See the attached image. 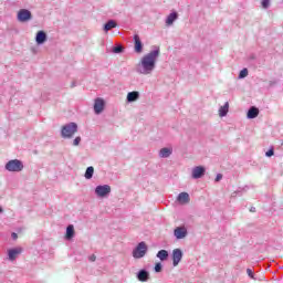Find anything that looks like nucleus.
Masks as SVG:
<instances>
[{
    "label": "nucleus",
    "mask_w": 283,
    "mask_h": 283,
    "mask_svg": "<svg viewBox=\"0 0 283 283\" xmlns=\"http://www.w3.org/2000/svg\"><path fill=\"white\" fill-rule=\"evenodd\" d=\"M158 56H160L159 50H155L146 54L140 62V74H151V72H154V67H156V59H158Z\"/></svg>",
    "instance_id": "1"
},
{
    "label": "nucleus",
    "mask_w": 283,
    "mask_h": 283,
    "mask_svg": "<svg viewBox=\"0 0 283 283\" xmlns=\"http://www.w3.org/2000/svg\"><path fill=\"white\" fill-rule=\"evenodd\" d=\"M78 132L76 123H71L62 127L63 138H72Z\"/></svg>",
    "instance_id": "2"
},
{
    "label": "nucleus",
    "mask_w": 283,
    "mask_h": 283,
    "mask_svg": "<svg viewBox=\"0 0 283 283\" xmlns=\"http://www.w3.org/2000/svg\"><path fill=\"white\" fill-rule=\"evenodd\" d=\"M6 169L12 172L23 171V163L19 159H11L6 164Z\"/></svg>",
    "instance_id": "3"
},
{
    "label": "nucleus",
    "mask_w": 283,
    "mask_h": 283,
    "mask_svg": "<svg viewBox=\"0 0 283 283\" xmlns=\"http://www.w3.org/2000/svg\"><path fill=\"white\" fill-rule=\"evenodd\" d=\"M146 253H147V243L140 242L133 251V258H135L136 260H139L140 258H145Z\"/></svg>",
    "instance_id": "4"
},
{
    "label": "nucleus",
    "mask_w": 283,
    "mask_h": 283,
    "mask_svg": "<svg viewBox=\"0 0 283 283\" xmlns=\"http://www.w3.org/2000/svg\"><path fill=\"white\" fill-rule=\"evenodd\" d=\"M95 193L99 198H105V196H109V193H112V187H109L108 185L97 186L95 188Z\"/></svg>",
    "instance_id": "5"
},
{
    "label": "nucleus",
    "mask_w": 283,
    "mask_h": 283,
    "mask_svg": "<svg viewBox=\"0 0 283 283\" xmlns=\"http://www.w3.org/2000/svg\"><path fill=\"white\" fill-rule=\"evenodd\" d=\"M30 19H32V12H30V10L21 9L18 12V21L21 23H25V21H30Z\"/></svg>",
    "instance_id": "6"
},
{
    "label": "nucleus",
    "mask_w": 283,
    "mask_h": 283,
    "mask_svg": "<svg viewBox=\"0 0 283 283\" xmlns=\"http://www.w3.org/2000/svg\"><path fill=\"white\" fill-rule=\"evenodd\" d=\"M105 109V101L103 98H96L94 103L95 114H101Z\"/></svg>",
    "instance_id": "7"
},
{
    "label": "nucleus",
    "mask_w": 283,
    "mask_h": 283,
    "mask_svg": "<svg viewBox=\"0 0 283 283\" xmlns=\"http://www.w3.org/2000/svg\"><path fill=\"white\" fill-rule=\"evenodd\" d=\"M180 260H182V251L180 249H175L172 251V264L176 266L180 264Z\"/></svg>",
    "instance_id": "8"
},
{
    "label": "nucleus",
    "mask_w": 283,
    "mask_h": 283,
    "mask_svg": "<svg viewBox=\"0 0 283 283\" xmlns=\"http://www.w3.org/2000/svg\"><path fill=\"white\" fill-rule=\"evenodd\" d=\"M175 238L177 240H182L184 238H187V228L185 227H178L175 229Z\"/></svg>",
    "instance_id": "9"
},
{
    "label": "nucleus",
    "mask_w": 283,
    "mask_h": 283,
    "mask_svg": "<svg viewBox=\"0 0 283 283\" xmlns=\"http://www.w3.org/2000/svg\"><path fill=\"white\" fill-rule=\"evenodd\" d=\"M21 253H23V249L21 248L9 250L8 251L9 260H11V262H14V260H17V255H21Z\"/></svg>",
    "instance_id": "10"
},
{
    "label": "nucleus",
    "mask_w": 283,
    "mask_h": 283,
    "mask_svg": "<svg viewBox=\"0 0 283 283\" xmlns=\"http://www.w3.org/2000/svg\"><path fill=\"white\" fill-rule=\"evenodd\" d=\"M205 176V167L197 166L192 169V178L198 179Z\"/></svg>",
    "instance_id": "11"
},
{
    "label": "nucleus",
    "mask_w": 283,
    "mask_h": 283,
    "mask_svg": "<svg viewBox=\"0 0 283 283\" xmlns=\"http://www.w3.org/2000/svg\"><path fill=\"white\" fill-rule=\"evenodd\" d=\"M35 41L38 45H43V43L48 41V34H45L44 31H39L36 33Z\"/></svg>",
    "instance_id": "12"
},
{
    "label": "nucleus",
    "mask_w": 283,
    "mask_h": 283,
    "mask_svg": "<svg viewBox=\"0 0 283 283\" xmlns=\"http://www.w3.org/2000/svg\"><path fill=\"white\" fill-rule=\"evenodd\" d=\"M134 42H135V52L140 54V52H143V42L140 41V36H138V34L134 35Z\"/></svg>",
    "instance_id": "13"
},
{
    "label": "nucleus",
    "mask_w": 283,
    "mask_h": 283,
    "mask_svg": "<svg viewBox=\"0 0 283 283\" xmlns=\"http://www.w3.org/2000/svg\"><path fill=\"white\" fill-rule=\"evenodd\" d=\"M138 98H140V93H138V91H133L127 94L128 103H134L135 101H138Z\"/></svg>",
    "instance_id": "14"
},
{
    "label": "nucleus",
    "mask_w": 283,
    "mask_h": 283,
    "mask_svg": "<svg viewBox=\"0 0 283 283\" xmlns=\"http://www.w3.org/2000/svg\"><path fill=\"white\" fill-rule=\"evenodd\" d=\"M177 200H178V202H180V205H188V202H189V193L180 192L178 195Z\"/></svg>",
    "instance_id": "15"
},
{
    "label": "nucleus",
    "mask_w": 283,
    "mask_h": 283,
    "mask_svg": "<svg viewBox=\"0 0 283 283\" xmlns=\"http://www.w3.org/2000/svg\"><path fill=\"white\" fill-rule=\"evenodd\" d=\"M260 114V109H258V107L252 106L249 111H248V118H258Z\"/></svg>",
    "instance_id": "16"
},
{
    "label": "nucleus",
    "mask_w": 283,
    "mask_h": 283,
    "mask_svg": "<svg viewBox=\"0 0 283 283\" xmlns=\"http://www.w3.org/2000/svg\"><path fill=\"white\" fill-rule=\"evenodd\" d=\"M139 282H147L149 280V272L140 270L137 275Z\"/></svg>",
    "instance_id": "17"
},
{
    "label": "nucleus",
    "mask_w": 283,
    "mask_h": 283,
    "mask_svg": "<svg viewBox=\"0 0 283 283\" xmlns=\"http://www.w3.org/2000/svg\"><path fill=\"white\" fill-rule=\"evenodd\" d=\"M176 19H178V13L176 12L170 13L166 19L167 25H174V21H176Z\"/></svg>",
    "instance_id": "18"
},
{
    "label": "nucleus",
    "mask_w": 283,
    "mask_h": 283,
    "mask_svg": "<svg viewBox=\"0 0 283 283\" xmlns=\"http://www.w3.org/2000/svg\"><path fill=\"white\" fill-rule=\"evenodd\" d=\"M229 114V102L219 108V116L223 117Z\"/></svg>",
    "instance_id": "19"
},
{
    "label": "nucleus",
    "mask_w": 283,
    "mask_h": 283,
    "mask_svg": "<svg viewBox=\"0 0 283 283\" xmlns=\"http://www.w3.org/2000/svg\"><path fill=\"white\" fill-rule=\"evenodd\" d=\"M66 240H72L74 238V226L70 224L66 228V234H65Z\"/></svg>",
    "instance_id": "20"
},
{
    "label": "nucleus",
    "mask_w": 283,
    "mask_h": 283,
    "mask_svg": "<svg viewBox=\"0 0 283 283\" xmlns=\"http://www.w3.org/2000/svg\"><path fill=\"white\" fill-rule=\"evenodd\" d=\"M118 24L116 23V21L111 20L108 21L105 25H104V30L106 32H109V30H114V28H116Z\"/></svg>",
    "instance_id": "21"
},
{
    "label": "nucleus",
    "mask_w": 283,
    "mask_h": 283,
    "mask_svg": "<svg viewBox=\"0 0 283 283\" xmlns=\"http://www.w3.org/2000/svg\"><path fill=\"white\" fill-rule=\"evenodd\" d=\"M159 156H160V158H169V156H171V149H169V148H163V149L159 151Z\"/></svg>",
    "instance_id": "22"
},
{
    "label": "nucleus",
    "mask_w": 283,
    "mask_h": 283,
    "mask_svg": "<svg viewBox=\"0 0 283 283\" xmlns=\"http://www.w3.org/2000/svg\"><path fill=\"white\" fill-rule=\"evenodd\" d=\"M157 258H159V260L165 261L167 260V258H169V252H167V250H160L157 253Z\"/></svg>",
    "instance_id": "23"
},
{
    "label": "nucleus",
    "mask_w": 283,
    "mask_h": 283,
    "mask_svg": "<svg viewBox=\"0 0 283 283\" xmlns=\"http://www.w3.org/2000/svg\"><path fill=\"white\" fill-rule=\"evenodd\" d=\"M92 176H94V167L90 166L85 171L86 180H91Z\"/></svg>",
    "instance_id": "24"
},
{
    "label": "nucleus",
    "mask_w": 283,
    "mask_h": 283,
    "mask_svg": "<svg viewBox=\"0 0 283 283\" xmlns=\"http://www.w3.org/2000/svg\"><path fill=\"white\" fill-rule=\"evenodd\" d=\"M247 76H249V70L247 69L241 70L239 74V78H247Z\"/></svg>",
    "instance_id": "25"
},
{
    "label": "nucleus",
    "mask_w": 283,
    "mask_h": 283,
    "mask_svg": "<svg viewBox=\"0 0 283 283\" xmlns=\"http://www.w3.org/2000/svg\"><path fill=\"white\" fill-rule=\"evenodd\" d=\"M113 52L115 53V54H120V52H123V46H115L114 49H113Z\"/></svg>",
    "instance_id": "26"
},
{
    "label": "nucleus",
    "mask_w": 283,
    "mask_h": 283,
    "mask_svg": "<svg viewBox=\"0 0 283 283\" xmlns=\"http://www.w3.org/2000/svg\"><path fill=\"white\" fill-rule=\"evenodd\" d=\"M160 271H163V264L156 263V265H155V272H156V273H160Z\"/></svg>",
    "instance_id": "27"
},
{
    "label": "nucleus",
    "mask_w": 283,
    "mask_h": 283,
    "mask_svg": "<svg viewBox=\"0 0 283 283\" xmlns=\"http://www.w3.org/2000/svg\"><path fill=\"white\" fill-rule=\"evenodd\" d=\"M270 1L269 0H262L261 6L262 8L266 9L269 8Z\"/></svg>",
    "instance_id": "28"
},
{
    "label": "nucleus",
    "mask_w": 283,
    "mask_h": 283,
    "mask_svg": "<svg viewBox=\"0 0 283 283\" xmlns=\"http://www.w3.org/2000/svg\"><path fill=\"white\" fill-rule=\"evenodd\" d=\"M73 145L75 147H78V145H81V137H76L74 140H73Z\"/></svg>",
    "instance_id": "29"
},
{
    "label": "nucleus",
    "mask_w": 283,
    "mask_h": 283,
    "mask_svg": "<svg viewBox=\"0 0 283 283\" xmlns=\"http://www.w3.org/2000/svg\"><path fill=\"white\" fill-rule=\"evenodd\" d=\"M247 274L249 275V277H251V280H254L253 270L247 269Z\"/></svg>",
    "instance_id": "30"
},
{
    "label": "nucleus",
    "mask_w": 283,
    "mask_h": 283,
    "mask_svg": "<svg viewBox=\"0 0 283 283\" xmlns=\"http://www.w3.org/2000/svg\"><path fill=\"white\" fill-rule=\"evenodd\" d=\"M273 154H275L274 150H273V149H270V150H268V151L265 153V156H268V158H271V156H273Z\"/></svg>",
    "instance_id": "31"
},
{
    "label": "nucleus",
    "mask_w": 283,
    "mask_h": 283,
    "mask_svg": "<svg viewBox=\"0 0 283 283\" xmlns=\"http://www.w3.org/2000/svg\"><path fill=\"white\" fill-rule=\"evenodd\" d=\"M90 262H96V255L92 254L90 258H88Z\"/></svg>",
    "instance_id": "32"
},
{
    "label": "nucleus",
    "mask_w": 283,
    "mask_h": 283,
    "mask_svg": "<svg viewBox=\"0 0 283 283\" xmlns=\"http://www.w3.org/2000/svg\"><path fill=\"white\" fill-rule=\"evenodd\" d=\"M222 178V174H218L216 177V182H220V179Z\"/></svg>",
    "instance_id": "33"
},
{
    "label": "nucleus",
    "mask_w": 283,
    "mask_h": 283,
    "mask_svg": "<svg viewBox=\"0 0 283 283\" xmlns=\"http://www.w3.org/2000/svg\"><path fill=\"white\" fill-rule=\"evenodd\" d=\"M11 238H13V240H17V239L19 238V235L17 234V232H13V233L11 234Z\"/></svg>",
    "instance_id": "34"
},
{
    "label": "nucleus",
    "mask_w": 283,
    "mask_h": 283,
    "mask_svg": "<svg viewBox=\"0 0 283 283\" xmlns=\"http://www.w3.org/2000/svg\"><path fill=\"white\" fill-rule=\"evenodd\" d=\"M3 209L0 208V213H2Z\"/></svg>",
    "instance_id": "35"
}]
</instances>
